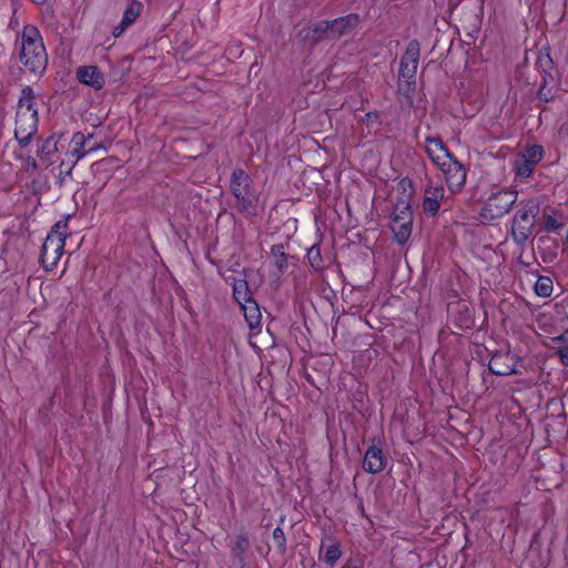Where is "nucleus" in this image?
Listing matches in <instances>:
<instances>
[{"instance_id": "nucleus-23", "label": "nucleus", "mask_w": 568, "mask_h": 568, "mask_svg": "<svg viewBox=\"0 0 568 568\" xmlns=\"http://www.w3.org/2000/svg\"><path fill=\"white\" fill-rule=\"evenodd\" d=\"M342 548L338 541L329 544L324 554V561L329 566L334 567L342 557Z\"/></svg>"}, {"instance_id": "nucleus-24", "label": "nucleus", "mask_w": 568, "mask_h": 568, "mask_svg": "<svg viewBox=\"0 0 568 568\" xmlns=\"http://www.w3.org/2000/svg\"><path fill=\"white\" fill-rule=\"evenodd\" d=\"M513 166H514V171L516 172V175L517 176H520L523 179H526L528 178L534 169H535V165H532L530 162H528L525 158H523L521 155L518 156L514 162H513Z\"/></svg>"}, {"instance_id": "nucleus-2", "label": "nucleus", "mask_w": 568, "mask_h": 568, "mask_svg": "<svg viewBox=\"0 0 568 568\" xmlns=\"http://www.w3.org/2000/svg\"><path fill=\"white\" fill-rule=\"evenodd\" d=\"M20 61L30 73L36 75L47 69L45 48L39 30L33 26H26L22 31Z\"/></svg>"}, {"instance_id": "nucleus-14", "label": "nucleus", "mask_w": 568, "mask_h": 568, "mask_svg": "<svg viewBox=\"0 0 568 568\" xmlns=\"http://www.w3.org/2000/svg\"><path fill=\"white\" fill-rule=\"evenodd\" d=\"M358 24V16L357 14H347L334 20L329 21V38L335 39L339 38L343 34L351 32Z\"/></svg>"}, {"instance_id": "nucleus-33", "label": "nucleus", "mask_w": 568, "mask_h": 568, "mask_svg": "<svg viewBox=\"0 0 568 568\" xmlns=\"http://www.w3.org/2000/svg\"><path fill=\"white\" fill-rule=\"evenodd\" d=\"M26 166H27V170H32V171H34V170H37V168H38V164H37V161H36L33 158L28 156V158L26 159Z\"/></svg>"}, {"instance_id": "nucleus-25", "label": "nucleus", "mask_w": 568, "mask_h": 568, "mask_svg": "<svg viewBox=\"0 0 568 568\" xmlns=\"http://www.w3.org/2000/svg\"><path fill=\"white\" fill-rule=\"evenodd\" d=\"M250 547V540L246 535H239L235 537L233 545L231 546L232 552L236 557H243Z\"/></svg>"}, {"instance_id": "nucleus-16", "label": "nucleus", "mask_w": 568, "mask_h": 568, "mask_svg": "<svg viewBox=\"0 0 568 568\" xmlns=\"http://www.w3.org/2000/svg\"><path fill=\"white\" fill-rule=\"evenodd\" d=\"M78 80L94 89H101L104 85V77L95 65L80 67L77 70Z\"/></svg>"}, {"instance_id": "nucleus-9", "label": "nucleus", "mask_w": 568, "mask_h": 568, "mask_svg": "<svg viewBox=\"0 0 568 568\" xmlns=\"http://www.w3.org/2000/svg\"><path fill=\"white\" fill-rule=\"evenodd\" d=\"M445 199V189L440 180L429 181L425 187L423 209L430 215H436Z\"/></svg>"}, {"instance_id": "nucleus-8", "label": "nucleus", "mask_w": 568, "mask_h": 568, "mask_svg": "<svg viewBox=\"0 0 568 568\" xmlns=\"http://www.w3.org/2000/svg\"><path fill=\"white\" fill-rule=\"evenodd\" d=\"M518 358L510 352H497L489 362V369L493 374L499 376H508L517 374Z\"/></svg>"}, {"instance_id": "nucleus-7", "label": "nucleus", "mask_w": 568, "mask_h": 568, "mask_svg": "<svg viewBox=\"0 0 568 568\" xmlns=\"http://www.w3.org/2000/svg\"><path fill=\"white\" fill-rule=\"evenodd\" d=\"M438 169L444 174L450 193L456 194L464 189L467 173L464 165L454 156L450 159V162H445V165H440Z\"/></svg>"}, {"instance_id": "nucleus-11", "label": "nucleus", "mask_w": 568, "mask_h": 568, "mask_svg": "<svg viewBox=\"0 0 568 568\" xmlns=\"http://www.w3.org/2000/svg\"><path fill=\"white\" fill-rule=\"evenodd\" d=\"M425 143V151L437 168L445 165V162H450L454 156L439 138L427 136Z\"/></svg>"}, {"instance_id": "nucleus-28", "label": "nucleus", "mask_w": 568, "mask_h": 568, "mask_svg": "<svg viewBox=\"0 0 568 568\" xmlns=\"http://www.w3.org/2000/svg\"><path fill=\"white\" fill-rule=\"evenodd\" d=\"M329 31H331L329 21L317 22L313 27L314 39L320 40L323 37L329 38Z\"/></svg>"}, {"instance_id": "nucleus-6", "label": "nucleus", "mask_w": 568, "mask_h": 568, "mask_svg": "<svg viewBox=\"0 0 568 568\" xmlns=\"http://www.w3.org/2000/svg\"><path fill=\"white\" fill-rule=\"evenodd\" d=\"M517 199L518 193L516 191L500 190L491 193L481 207V220L491 222L503 217L517 202Z\"/></svg>"}, {"instance_id": "nucleus-19", "label": "nucleus", "mask_w": 568, "mask_h": 568, "mask_svg": "<svg viewBox=\"0 0 568 568\" xmlns=\"http://www.w3.org/2000/svg\"><path fill=\"white\" fill-rule=\"evenodd\" d=\"M240 306L250 328L254 329L260 327L262 315L257 303L254 300H251L247 303L241 304Z\"/></svg>"}, {"instance_id": "nucleus-31", "label": "nucleus", "mask_w": 568, "mask_h": 568, "mask_svg": "<svg viewBox=\"0 0 568 568\" xmlns=\"http://www.w3.org/2000/svg\"><path fill=\"white\" fill-rule=\"evenodd\" d=\"M557 354L561 361V363L568 366V345L561 346L557 349Z\"/></svg>"}, {"instance_id": "nucleus-35", "label": "nucleus", "mask_w": 568, "mask_h": 568, "mask_svg": "<svg viewBox=\"0 0 568 568\" xmlns=\"http://www.w3.org/2000/svg\"><path fill=\"white\" fill-rule=\"evenodd\" d=\"M539 98H540L541 100H545V101H547V100H548L547 92H545V89H544V88H542V89H540V91H539Z\"/></svg>"}, {"instance_id": "nucleus-32", "label": "nucleus", "mask_w": 568, "mask_h": 568, "mask_svg": "<svg viewBox=\"0 0 568 568\" xmlns=\"http://www.w3.org/2000/svg\"><path fill=\"white\" fill-rule=\"evenodd\" d=\"M377 120H378V114L376 112H367L363 119V121L366 122L367 124L373 123Z\"/></svg>"}, {"instance_id": "nucleus-12", "label": "nucleus", "mask_w": 568, "mask_h": 568, "mask_svg": "<svg viewBox=\"0 0 568 568\" xmlns=\"http://www.w3.org/2000/svg\"><path fill=\"white\" fill-rule=\"evenodd\" d=\"M412 213L407 207L403 210L400 214L393 217L390 229L398 243L404 244L409 239L412 233Z\"/></svg>"}, {"instance_id": "nucleus-29", "label": "nucleus", "mask_w": 568, "mask_h": 568, "mask_svg": "<svg viewBox=\"0 0 568 568\" xmlns=\"http://www.w3.org/2000/svg\"><path fill=\"white\" fill-rule=\"evenodd\" d=\"M273 540L281 554L286 551V538L283 529L281 527H276L273 530Z\"/></svg>"}, {"instance_id": "nucleus-10", "label": "nucleus", "mask_w": 568, "mask_h": 568, "mask_svg": "<svg viewBox=\"0 0 568 568\" xmlns=\"http://www.w3.org/2000/svg\"><path fill=\"white\" fill-rule=\"evenodd\" d=\"M419 61V43L410 41L400 60L399 75L407 81L414 80Z\"/></svg>"}, {"instance_id": "nucleus-26", "label": "nucleus", "mask_w": 568, "mask_h": 568, "mask_svg": "<svg viewBox=\"0 0 568 568\" xmlns=\"http://www.w3.org/2000/svg\"><path fill=\"white\" fill-rule=\"evenodd\" d=\"M544 150L540 145L528 146L521 154L528 162L536 166V164L542 159Z\"/></svg>"}, {"instance_id": "nucleus-34", "label": "nucleus", "mask_w": 568, "mask_h": 568, "mask_svg": "<svg viewBox=\"0 0 568 568\" xmlns=\"http://www.w3.org/2000/svg\"><path fill=\"white\" fill-rule=\"evenodd\" d=\"M342 568H361L358 565H356L353 560H347Z\"/></svg>"}, {"instance_id": "nucleus-1", "label": "nucleus", "mask_w": 568, "mask_h": 568, "mask_svg": "<svg viewBox=\"0 0 568 568\" xmlns=\"http://www.w3.org/2000/svg\"><path fill=\"white\" fill-rule=\"evenodd\" d=\"M38 131V110L34 103L33 90L26 87L21 91L16 112L14 136L20 146L30 143Z\"/></svg>"}, {"instance_id": "nucleus-30", "label": "nucleus", "mask_w": 568, "mask_h": 568, "mask_svg": "<svg viewBox=\"0 0 568 568\" xmlns=\"http://www.w3.org/2000/svg\"><path fill=\"white\" fill-rule=\"evenodd\" d=\"M564 223L559 222L555 216L547 215L545 217V227L547 231L556 232L562 229Z\"/></svg>"}, {"instance_id": "nucleus-18", "label": "nucleus", "mask_w": 568, "mask_h": 568, "mask_svg": "<svg viewBox=\"0 0 568 568\" xmlns=\"http://www.w3.org/2000/svg\"><path fill=\"white\" fill-rule=\"evenodd\" d=\"M140 11H141L140 3L132 2L126 8V10H125V12L123 14L121 23L119 26L114 27L113 36L114 37H120L124 32V30L136 20V18L140 14Z\"/></svg>"}, {"instance_id": "nucleus-27", "label": "nucleus", "mask_w": 568, "mask_h": 568, "mask_svg": "<svg viewBox=\"0 0 568 568\" xmlns=\"http://www.w3.org/2000/svg\"><path fill=\"white\" fill-rule=\"evenodd\" d=\"M307 260L311 264V266L314 268V270H321L323 268V258H322V255H321V250H320V246L314 244L312 245L308 251H307Z\"/></svg>"}, {"instance_id": "nucleus-21", "label": "nucleus", "mask_w": 568, "mask_h": 568, "mask_svg": "<svg viewBox=\"0 0 568 568\" xmlns=\"http://www.w3.org/2000/svg\"><path fill=\"white\" fill-rule=\"evenodd\" d=\"M274 266L280 273L287 268V256L282 244L273 245L271 248Z\"/></svg>"}, {"instance_id": "nucleus-20", "label": "nucleus", "mask_w": 568, "mask_h": 568, "mask_svg": "<svg viewBox=\"0 0 568 568\" xmlns=\"http://www.w3.org/2000/svg\"><path fill=\"white\" fill-rule=\"evenodd\" d=\"M232 287L233 296L240 305L253 300L248 283L245 278L234 280Z\"/></svg>"}, {"instance_id": "nucleus-5", "label": "nucleus", "mask_w": 568, "mask_h": 568, "mask_svg": "<svg viewBox=\"0 0 568 568\" xmlns=\"http://www.w3.org/2000/svg\"><path fill=\"white\" fill-rule=\"evenodd\" d=\"M67 223L59 222L47 235L41 250V262L45 270L52 271L61 258L65 245Z\"/></svg>"}, {"instance_id": "nucleus-38", "label": "nucleus", "mask_w": 568, "mask_h": 568, "mask_svg": "<svg viewBox=\"0 0 568 568\" xmlns=\"http://www.w3.org/2000/svg\"><path fill=\"white\" fill-rule=\"evenodd\" d=\"M567 244H568V230H567Z\"/></svg>"}, {"instance_id": "nucleus-22", "label": "nucleus", "mask_w": 568, "mask_h": 568, "mask_svg": "<svg viewBox=\"0 0 568 568\" xmlns=\"http://www.w3.org/2000/svg\"><path fill=\"white\" fill-rule=\"evenodd\" d=\"M535 293L539 297H549L554 291V283L549 276H539L534 286Z\"/></svg>"}, {"instance_id": "nucleus-13", "label": "nucleus", "mask_w": 568, "mask_h": 568, "mask_svg": "<svg viewBox=\"0 0 568 568\" xmlns=\"http://www.w3.org/2000/svg\"><path fill=\"white\" fill-rule=\"evenodd\" d=\"M385 466L386 457L382 448L375 445L369 446L364 456L363 469L368 474H378Z\"/></svg>"}, {"instance_id": "nucleus-15", "label": "nucleus", "mask_w": 568, "mask_h": 568, "mask_svg": "<svg viewBox=\"0 0 568 568\" xmlns=\"http://www.w3.org/2000/svg\"><path fill=\"white\" fill-rule=\"evenodd\" d=\"M91 139L92 135L85 136L81 132L74 133L70 141V149L67 154H70L71 158L74 159V162H78L88 152H91L95 149L94 145H89Z\"/></svg>"}, {"instance_id": "nucleus-37", "label": "nucleus", "mask_w": 568, "mask_h": 568, "mask_svg": "<svg viewBox=\"0 0 568 568\" xmlns=\"http://www.w3.org/2000/svg\"><path fill=\"white\" fill-rule=\"evenodd\" d=\"M557 341H564L565 339V336L564 335H560L556 338Z\"/></svg>"}, {"instance_id": "nucleus-17", "label": "nucleus", "mask_w": 568, "mask_h": 568, "mask_svg": "<svg viewBox=\"0 0 568 568\" xmlns=\"http://www.w3.org/2000/svg\"><path fill=\"white\" fill-rule=\"evenodd\" d=\"M58 153V142L53 136L43 140L38 148V155L45 165L55 163L59 158Z\"/></svg>"}, {"instance_id": "nucleus-4", "label": "nucleus", "mask_w": 568, "mask_h": 568, "mask_svg": "<svg viewBox=\"0 0 568 568\" xmlns=\"http://www.w3.org/2000/svg\"><path fill=\"white\" fill-rule=\"evenodd\" d=\"M230 187L233 196L237 201L240 211L255 215L258 196L252 190V180L242 169H236L232 173Z\"/></svg>"}, {"instance_id": "nucleus-3", "label": "nucleus", "mask_w": 568, "mask_h": 568, "mask_svg": "<svg viewBox=\"0 0 568 568\" xmlns=\"http://www.w3.org/2000/svg\"><path fill=\"white\" fill-rule=\"evenodd\" d=\"M538 212L539 202L536 199L530 197L519 202V207L513 217L511 226V235L517 244H525L531 235Z\"/></svg>"}, {"instance_id": "nucleus-36", "label": "nucleus", "mask_w": 568, "mask_h": 568, "mask_svg": "<svg viewBox=\"0 0 568 568\" xmlns=\"http://www.w3.org/2000/svg\"><path fill=\"white\" fill-rule=\"evenodd\" d=\"M34 3H43L45 0H32Z\"/></svg>"}]
</instances>
